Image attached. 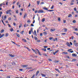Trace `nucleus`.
Masks as SVG:
<instances>
[{"instance_id":"60","label":"nucleus","mask_w":78,"mask_h":78,"mask_svg":"<svg viewBox=\"0 0 78 78\" xmlns=\"http://www.w3.org/2000/svg\"><path fill=\"white\" fill-rule=\"evenodd\" d=\"M0 38H2V37L3 36H2V35L1 34V35H0Z\"/></svg>"},{"instance_id":"12","label":"nucleus","mask_w":78,"mask_h":78,"mask_svg":"<svg viewBox=\"0 0 78 78\" xmlns=\"http://www.w3.org/2000/svg\"><path fill=\"white\" fill-rule=\"evenodd\" d=\"M9 56H11V57H12V58H14V55H13L12 54H9Z\"/></svg>"},{"instance_id":"7","label":"nucleus","mask_w":78,"mask_h":78,"mask_svg":"<svg viewBox=\"0 0 78 78\" xmlns=\"http://www.w3.org/2000/svg\"><path fill=\"white\" fill-rule=\"evenodd\" d=\"M23 67H28V65H22Z\"/></svg>"},{"instance_id":"11","label":"nucleus","mask_w":78,"mask_h":78,"mask_svg":"<svg viewBox=\"0 0 78 78\" xmlns=\"http://www.w3.org/2000/svg\"><path fill=\"white\" fill-rule=\"evenodd\" d=\"M16 35L17 36V37H20V35L18 33H16Z\"/></svg>"},{"instance_id":"61","label":"nucleus","mask_w":78,"mask_h":78,"mask_svg":"<svg viewBox=\"0 0 78 78\" xmlns=\"http://www.w3.org/2000/svg\"><path fill=\"white\" fill-rule=\"evenodd\" d=\"M19 70H20V71H22V70H23V69H19Z\"/></svg>"},{"instance_id":"6","label":"nucleus","mask_w":78,"mask_h":78,"mask_svg":"<svg viewBox=\"0 0 78 78\" xmlns=\"http://www.w3.org/2000/svg\"><path fill=\"white\" fill-rule=\"evenodd\" d=\"M72 56H73V57H75L76 56H77V55L76 54H75L74 53L73 54H72Z\"/></svg>"},{"instance_id":"56","label":"nucleus","mask_w":78,"mask_h":78,"mask_svg":"<svg viewBox=\"0 0 78 78\" xmlns=\"http://www.w3.org/2000/svg\"><path fill=\"white\" fill-rule=\"evenodd\" d=\"M64 30H65V32H67V29H64Z\"/></svg>"},{"instance_id":"18","label":"nucleus","mask_w":78,"mask_h":78,"mask_svg":"<svg viewBox=\"0 0 78 78\" xmlns=\"http://www.w3.org/2000/svg\"><path fill=\"white\" fill-rule=\"evenodd\" d=\"M73 42L74 45H75V44H76V40L74 41Z\"/></svg>"},{"instance_id":"26","label":"nucleus","mask_w":78,"mask_h":78,"mask_svg":"<svg viewBox=\"0 0 78 78\" xmlns=\"http://www.w3.org/2000/svg\"><path fill=\"white\" fill-rule=\"evenodd\" d=\"M22 40H23L24 42H27V41L25 39H22Z\"/></svg>"},{"instance_id":"55","label":"nucleus","mask_w":78,"mask_h":78,"mask_svg":"<svg viewBox=\"0 0 78 78\" xmlns=\"http://www.w3.org/2000/svg\"><path fill=\"white\" fill-rule=\"evenodd\" d=\"M51 49L50 48H47L48 50H50Z\"/></svg>"},{"instance_id":"47","label":"nucleus","mask_w":78,"mask_h":78,"mask_svg":"<svg viewBox=\"0 0 78 78\" xmlns=\"http://www.w3.org/2000/svg\"><path fill=\"white\" fill-rule=\"evenodd\" d=\"M42 4H44V2H42L41 3L40 5H42Z\"/></svg>"},{"instance_id":"63","label":"nucleus","mask_w":78,"mask_h":78,"mask_svg":"<svg viewBox=\"0 0 78 78\" xmlns=\"http://www.w3.org/2000/svg\"><path fill=\"white\" fill-rule=\"evenodd\" d=\"M16 13H17V14H18V10H17L16 11Z\"/></svg>"},{"instance_id":"33","label":"nucleus","mask_w":78,"mask_h":78,"mask_svg":"<svg viewBox=\"0 0 78 78\" xmlns=\"http://www.w3.org/2000/svg\"><path fill=\"white\" fill-rule=\"evenodd\" d=\"M27 23H30L31 22V20H28L27 21Z\"/></svg>"},{"instance_id":"41","label":"nucleus","mask_w":78,"mask_h":78,"mask_svg":"<svg viewBox=\"0 0 78 78\" xmlns=\"http://www.w3.org/2000/svg\"><path fill=\"white\" fill-rule=\"evenodd\" d=\"M74 11H76V7H75V8H74Z\"/></svg>"},{"instance_id":"15","label":"nucleus","mask_w":78,"mask_h":78,"mask_svg":"<svg viewBox=\"0 0 78 78\" xmlns=\"http://www.w3.org/2000/svg\"><path fill=\"white\" fill-rule=\"evenodd\" d=\"M55 70H56V71H57L58 72H60V71H59V69H57L55 68Z\"/></svg>"},{"instance_id":"45","label":"nucleus","mask_w":78,"mask_h":78,"mask_svg":"<svg viewBox=\"0 0 78 78\" xmlns=\"http://www.w3.org/2000/svg\"><path fill=\"white\" fill-rule=\"evenodd\" d=\"M58 21H60V20H61V18H60L59 17L58 19Z\"/></svg>"},{"instance_id":"9","label":"nucleus","mask_w":78,"mask_h":78,"mask_svg":"<svg viewBox=\"0 0 78 78\" xmlns=\"http://www.w3.org/2000/svg\"><path fill=\"white\" fill-rule=\"evenodd\" d=\"M39 71H37L36 73V76H37V75L39 74Z\"/></svg>"},{"instance_id":"54","label":"nucleus","mask_w":78,"mask_h":78,"mask_svg":"<svg viewBox=\"0 0 78 78\" xmlns=\"http://www.w3.org/2000/svg\"><path fill=\"white\" fill-rule=\"evenodd\" d=\"M27 49L28 50H29V51H31V50H30V49L28 48H27Z\"/></svg>"},{"instance_id":"57","label":"nucleus","mask_w":78,"mask_h":78,"mask_svg":"<svg viewBox=\"0 0 78 78\" xmlns=\"http://www.w3.org/2000/svg\"><path fill=\"white\" fill-rule=\"evenodd\" d=\"M69 53H73V51H70Z\"/></svg>"},{"instance_id":"38","label":"nucleus","mask_w":78,"mask_h":78,"mask_svg":"<svg viewBox=\"0 0 78 78\" xmlns=\"http://www.w3.org/2000/svg\"><path fill=\"white\" fill-rule=\"evenodd\" d=\"M45 19L43 18V19L42 20V22H44V21H45Z\"/></svg>"},{"instance_id":"4","label":"nucleus","mask_w":78,"mask_h":78,"mask_svg":"<svg viewBox=\"0 0 78 78\" xmlns=\"http://www.w3.org/2000/svg\"><path fill=\"white\" fill-rule=\"evenodd\" d=\"M33 33L34 35H36V36H37V34H36V30H34V32Z\"/></svg>"},{"instance_id":"30","label":"nucleus","mask_w":78,"mask_h":78,"mask_svg":"<svg viewBox=\"0 0 78 78\" xmlns=\"http://www.w3.org/2000/svg\"><path fill=\"white\" fill-rule=\"evenodd\" d=\"M76 61V59H74L72 60V61Z\"/></svg>"},{"instance_id":"29","label":"nucleus","mask_w":78,"mask_h":78,"mask_svg":"<svg viewBox=\"0 0 78 78\" xmlns=\"http://www.w3.org/2000/svg\"><path fill=\"white\" fill-rule=\"evenodd\" d=\"M4 32V29H2L1 31V33H3Z\"/></svg>"},{"instance_id":"13","label":"nucleus","mask_w":78,"mask_h":78,"mask_svg":"<svg viewBox=\"0 0 78 78\" xmlns=\"http://www.w3.org/2000/svg\"><path fill=\"white\" fill-rule=\"evenodd\" d=\"M10 31H11V32L14 31V29L12 28H11V29H10Z\"/></svg>"},{"instance_id":"5","label":"nucleus","mask_w":78,"mask_h":78,"mask_svg":"<svg viewBox=\"0 0 78 78\" xmlns=\"http://www.w3.org/2000/svg\"><path fill=\"white\" fill-rule=\"evenodd\" d=\"M31 31L32 33H33V29L32 28L30 29V30L29 32V34H31Z\"/></svg>"},{"instance_id":"37","label":"nucleus","mask_w":78,"mask_h":78,"mask_svg":"<svg viewBox=\"0 0 78 78\" xmlns=\"http://www.w3.org/2000/svg\"><path fill=\"white\" fill-rule=\"evenodd\" d=\"M73 23H76V20H73Z\"/></svg>"},{"instance_id":"28","label":"nucleus","mask_w":78,"mask_h":78,"mask_svg":"<svg viewBox=\"0 0 78 78\" xmlns=\"http://www.w3.org/2000/svg\"><path fill=\"white\" fill-rule=\"evenodd\" d=\"M78 43H76V44H75V46H76V47H78Z\"/></svg>"},{"instance_id":"52","label":"nucleus","mask_w":78,"mask_h":78,"mask_svg":"<svg viewBox=\"0 0 78 78\" xmlns=\"http://www.w3.org/2000/svg\"><path fill=\"white\" fill-rule=\"evenodd\" d=\"M30 26L31 27H34V25L33 24H31Z\"/></svg>"},{"instance_id":"34","label":"nucleus","mask_w":78,"mask_h":78,"mask_svg":"<svg viewBox=\"0 0 78 78\" xmlns=\"http://www.w3.org/2000/svg\"><path fill=\"white\" fill-rule=\"evenodd\" d=\"M2 20V23H3L4 25H5V23H4V22H3V20Z\"/></svg>"},{"instance_id":"36","label":"nucleus","mask_w":78,"mask_h":78,"mask_svg":"<svg viewBox=\"0 0 78 78\" xmlns=\"http://www.w3.org/2000/svg\"><path fill=\"white\" fill-rule=\"evenodd\" d=\"M54 10H48V11H53Z\"/></svg>"},{"instance_id":"46","label":"nucleus","mask_w":78,"mask_h":78,"mask_svg":"<svg viewBox=\"0 0 78 78\" xmlns=\"http://www.w3.org/2000/svg\"><path fill=\"white\" fill-rule=\"evenodd\" d=\"M48 60H49V61H52L51 59L50 58H48Z\"/></svg>"},{"instance_id":"16","label":"nucleus","mask_w":78,"mask_h":78,"mask_svg":"<svg viewBox=\"0 0 78 78\" xmlns=\"http://www.w3.org/2000/svg\"><path fill=\"white\" fill-rule=\"evenodd\" d=\"M67 45L68 46V47H70V44L69 43H67Z\"/></svg>"},{"instance_id":"64","label":"nucleus","mask_w":78,"mask_h":78,"mask_svg":"<svg viewBox=\"0 0 78 78\" xmlns=\"http://www.w3.org/2000/svg\"><path fill=\"white\" fill-rule=\"evenodd\" d=\"M10 76H7V78H10Z\"/></svg>"},{"instance_id":"32","label":"nucleus","mask_w":78,"mask_h":78,"mask_svg":"<svg viewBox=\"0 0 78 78\" xmlns=\"http://www.w3.org/2000/svg\"><path fill=\"white\" fill-rule=\"evenodd\" d=\"M35 76V75L34 74L31 77V78H34V76Z\"/></svg>"},{"instance_id":"58","label":"nucleus","mask_w":78,"mask_h":78,"mask_svg":"<svg viewBox=\"0 0 78 78\" xmlns=\"http://www.w3.org/2000/svg\"><path fill=\"white\" fill-rule=\"evenodd\" d=\"M19 2H17V5H19Z\"/></svg>"},{"instance_id":"53","label":"nucleus","mask_w":78,"mask_h":78,"mask_svg":"<svg viewBox=\"0 0 78 78\" xmlns=\"http://www.w3.org/2000/svg\"><path fill=\"white\" fill-rule=\"evenodd\" d=\"M59 62V61L58 60L55 61V62Z\"/></svg>"},{"instance_id":"1","label":"nucleus","mask_w":78,"mask_h":78,"mask_svg":"<svg viewBox=\"0 0 78 78\" xmlns=\"http://www.w3.org/2000/svg\"><path fill=\"white\" fill-rule=\"evenodd\" d=\"M44 10H43L40 9L38 11V13H44Z\"/></svg>"},{"instance_id":"14","label":"nucleus","mask_w":78,"mask_h":78,"mask_svg":"<svg viewBox=\"0 0 78 78\" xmlns=\"http://www.w3.org/2000/svg\"><path fill=\"white\" fill-rule=\"evenodd\" d=\"M27 14H25L24 15V16H23V18L24 19H25V17H27Z\"/></svg>"},{"instance_id":"23","label":"nucleus","mask_w":78,"mask_h":78,"mask_svg":"<svg viewBox=\"0 0 78 78\" xmlns=\"http://www.w3.org/2000/svg\"><path fill=\"white\" fill-rule=\"evenodd\" d=\"M34 39H35V40H38V39L36 37H34Z\"/></svg>"},{"instance_id":"25","label":"nucleus","mask_w":78,"mask_h":78,"mask_svg":"<svg viewBox=\"0 0 78 78\" xmlns=\"http://www.w3.org/2000/svg\"><path fill=\"white\" fill-rule=\"evenodd\" d=\"M72 49H70L68 50V51H72Z\"/></svg>"},{"instance_id":"2","label":"nucleus","mask_w":78,"mask_h":78,"mask_svg":"<svg viewBox=\"0 0 78 78\" xmlns=\"http://www.w3.org/2000/svg\"><path fill=\"white\" fill-rule=\"evenodd\" d=\"M11 10H8L6 12V14H9L11 12Z\"/></svg>"},{"instance_id":"44","label":"nucleus","mask_w":78,"mask_h":78,"mask_svg":"<svg viewBox=\"0 0 78 78\" xmlns=\"http://www.w3.org/2000/svg\"><path fill=\"white\" fill-rule=\"evenodd\" d=\"M73 4H74V3L73 2H71L70 4V5H73Z\"/></svg>"},{"instance_id":"62","label":"nucleus","mask_w":78,"mask_h":78,"mask_svg":"<svg viewBox=\"0 0 78 78\" xmlns=\"http://www.w3.org/2000/svg\"><path fill=\"white\" fill-rule=\"evenodd\" d=\"M62 35H64V34H66L65 33H62Z\"/></svg>"},{"instance_id":"59","label":"nucleus","mask_w":78,"mask_h":78,"mask_svg":"<svg viewBox=\"0 0 78 78\" xmlns=\"http://www.w3.org/2000/svg\"><path fill=\"white\" fill-rule=\"evenodd\" d=\"M24 27H27V24H25V25H24Z\"/></svg>"},{"instance_id":"40","label":"nucleus","mask_w":78,"mask_h":78,"mask_svg":"<svg viewBox=\"0 0 78 78\" xmlns=\"http://www.w3.org/2000/svg\"><path fill=\"white\" fill-rule=\"evenodd\" d=\"M54 8V5H52V6L51 7V9H52Z\"/></svg>"},{"instance_id":"31","label":"nucleus","mask_w":78,"mask_h":78,"mask_svg":"<svg viewBox=\"0 0 78 78\" xmlns=\"http://www.w3.org/2000/svg\"><path fill=\"white\" fill-rule=\"evenodd\" d=\"M22 24L21 23H20V25L19 26V28H20L21 27H22Z\"/></svg>"},{"instance_id":"24","label":"nucleus","mask_w":78,"mask_h":78,"mask_svg":"<svg viewBox=\"0 0 78 78\" xmlns=\"http://www.w3.org/2000/svg\"><path fill=\"white\" fill-rule=\"evenodd\" d=\"M73 33H74V34H76V35H77V36H78V33L73 32Z\"/></svg>"},{"instance_id":"22","label":"nucleus","mask_w":78,"mask_h":78,"mask_svg":"<svg viewBox=\"0 0 78 78\" xmlns=\"http://www.w3.org/2000/svg\"><path fill=\"white\" fill-rule=\"evenodd\" d=\"M23 32H24V31L23 30L20 32V34H23Z\"/></svg>"},{"instance_id":"8","label":"nucleus","mask_w":78,"mask_h":78,"mask_svg":"<svg viewBox=\"0 0 78 78\" xmlns=\"http://www.w3.org/2000/svg\"><path fill=\"white\" fill-rule=\"evenodd\" d=\"M55 28H54L53 29H51V30H50V31H55Z\"/></svg>"},{"instance_id":"42","label":"nucleus","mask_w":78,"mask_h":78,"mask_svg":"<svg viewBox=\"0 0 78 78\" xmlns=\"http://www.w3.org/2000/svg\"><path fill=\"white\" fill-rule=\"evenodd\" d=\"M44 48H48V46H44Z\"/></svg>"},{"instance_id":"51","label":"nucleus","mask_w":78,"mask_h":78,"mask_svg":"<svg viewBox=\"0 0 78 78\" xmlns=\"http://www.w3.org/2000/svg\"><path fill=\"white\" fill-rule=\"evenodd\" d=\"M71 37V39L72 40H73V37H73V36H72Z\"/></svg>"},{"instance_id":"19","label":"nucleus","mask_w":78,"mask_h":78,"mask_svg":"<svg viewBox=\"0 0 78 78\" xmlns=\"http://www.w3.org/2000/svg\"><path fill=\"white\" fill-rule=\"evenodd\" d=\"M45 8H46V7H44L43 8L44 9V10H48V9Z\"/></svg>"},{"instance_id":"3","label":"nucleus","mask_w":78,"mask_h":78,"mask_svg":"<svg viewBox=\"0 0 78 78\" xmlns=\"http://www.w3.org/2000/svg\"><path fill=\"white\" fill-rule=\"evenodd\" d=\"M36 50L37 51L39 55H40V56H41L42 55V54H41V52H39V50H38V49H37Z\"/></svg>"},{"instance_id":"27","label":"nucleus","mask_w":78,"mask_h":78,"mask_svg":"<svg viewBox=\"0 0 78 78\" xmlns=\"http://www.w3.org/2000/svg\"><path fill=\"white\" fill-rule=\"evenodd\" d=\"M42 50H43V51H46V49L45 48H43V49H42Z\"/></svg>"},{"instance_id":"43","label":"nucleus","mask_w":78,"mask_h":78,"mask_svg":"<svg viewBox=\"0 0 78 78\" xmlns=\"http://www.w3.org/2000/svg\"><path fill=\"white\" fill-rule=\"evenodd\" d=\"M8 20H11V17H9L8 18Z\"/></svg>"},{"instance_id":"48","label":"nucleus","mask_w":78,"mask_h":78,"mask_svg":"<svg viewBox=\"0 0 78 78\" xmlns=\"http://www.w3.org/2000/svg\"><path fill=\"white\" fill-rule=\"evenodd\" d=\"M8 35V33H6V37H7Z\"/></svg>"},{"instance_id":"50","label":"nucleus","mask_w":78,"mask_h":78,"mask_svg":"<svg viewBox=\"0 0 78 78\" xmlns=\"http://www.w3.org/2000/svg\"><path fill=\"white\" fill-rule=\"evenodd\" d=\"M44 55L45 56H47V54H44Z\"/></svg>"},{"instance_id":"17","label":"nucleus","mask_w":78,"mask_h":78,"mask_svg":"<svg viewBox=\"0 0 78 78\" xmlns=\"http://www.w3.org/2000/svg\"><path fill=\"white\" fill-rule=\"evenodd\" d=\"M37 5H39L40 4V1H37Z\"/></svg>"},{"instance_id":"10","label":"nucleus","mask_w":78,"mask_h":78,"mask_svg":"<svg viewBox=\"0 0 78 78\" xmlns=\"http://www.w3.org/2000/svg\"><path fill=\"white\" fill-rule=\"evenodd\" d=\"M72 16V14H70L69 15V16H68V17H71Z\"/></svg>"},{"instance_id":"39","label":"nucleus","mask_w":78,"mask_h":78,"mask_svg":"<svg viewBox=\"0 0 78 78\" xmlns=\"http://www.w3.org/2000/svg\"><path fill=\"white\" fill-rule=\"evenodd\" d=\"M6 18V16H4V20H5Z\"/></svg>"},{"instance_id":"20","label":"nucleus","mask_w":78,"mask_h":78,"mask_svg":"<svg viewBox=\"0 0 78 78\" xmlns=\"http://www.w3.org/2000/svg\"><path fill=\"white\" fill-rule=\"evenodd\" d=\"M41 75L43 76H44V77H45L46 75H45L44 74L42 73L41 74Z\"/></svg>"},{"instance_id":"21","label":"nucleus","mask_w":78,"mask_h":78,"mask_svg":"<svg viewBox=\"0 0 78 78\" xmlns=\"http://www.w3.org/2000/svg\"><path fill=\"white\" fill-rule=\"evenodd\" d=\"M63 53H64V54H65V55H67V54H68V53L66 52H63Z\"/></svg>"},{"instance_id":"49","label":"nucleus","mask_w":78,"mask_h":78,"mask_svg":"<svg viewBox=\"0 0 78 78\" xmlns=\"http://www.w3.org/2000/svg\"><path fill=\"white\" fill-rule=\"evenodd\" d=\"M44 34H45V35L47 34V32H44Z\"/></svg>"},{"instance_id":"35","label":"nucleus","mask_w":78,"mask_h":78,"mask_svg":"<svg viewBox=\"0 0 78 78\" xmlns=\"http://www.w3.org/2000/svg\"><path fill=\"white\" fill-rule=\"evenodd\" d=\"M52 39H53V37H50L49 38V40H52Z\"/></svg>"}]
</instances>
